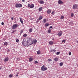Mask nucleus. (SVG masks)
Here are the masks:
<instances>
[{"mask_svg":"<svg viewBox=\"0 0 78 78\" xmlns=\"http://www.w3.org/2000/svg\"><path fill=\"white\" fill-rule=\"evenodd\" d=\"M77 43H78V41H77Z\"/></svg>","mask_w":78,"mask_h":78,"instance_id":"obj_52","label":"nucleus"},{"mask_svg":"<svg viewBox=\"0 0 78 78\" xmlns=\"http://www.w3.org/2000/svg\"><path fill=\"white\" fill-rule=\"evenodd\" d=\"M34 43V41H32L31 44H29L28 41H24L23 42L22 44L24 45V46H29V45H32V44H33Z\"/></svg>","mask_w":78,"mask_h":78,"instance_id":"obj_1","label":"nucleus"},{"mask_svg":"<svg viewBox=\"0 0 78 78\" xmlns=\"http://www.w3.org/2000/svg\"><path fill=\"white\" fill-rule=\"evenodd\" d=\"M18 75H19V73H17V74L16 75V76H18Z\"/></svg>","mask_w":78,"mask_h":78,"instance_id":"obj_43","label":"nucleus"},{"mask_svg":"<svg viewBox=\"0 0 78 78\" xmlns=\"http://www.w3.org/2000/svg\"><path fill=\"white\" fill-rule=\"evenodd\" d=\"M19 39H17L16 40V42H19Z\"/></svg>","mask_w":78,"mask_h":78,"instance_id":"obj_35","label":"nucleus"},{"mask_svg":"<svg viewBox=\"0 0 78 78\" xmlns=\"http://www.w3.org/2000/svg\"><path fill=\"white\" fill-rule=\"evenodd\" d=\"M56 50L55 49H53V52H54V53H55V52L56 51Z\"/></svg>","mask_w":78,"mask_h":78,"instance_id":"obj_40","label":"nucleus"},{"mask_svg":"<svg viewBox=\"0 0 78 78\" xmlns=\"http://www.w3.org/2000/svg\"><path fill=\"white\" fill-rule=\"evenodd\" d=\"M9 49H8L7 50V52H9Z\"/></svg>","mask_w":78,"mask_h":78,"instance_id":"obj_47","label":"nucleus"},{"mask_svg":"<svg viewBox=\"0 0 78 78\" xmlns=\"http://www.w3.org/2000/svg\"><path fill=\"white\" fill-rule=\"evenodd\" d=\"M71 54H72V53H71V52H69V55H71Z\"/></svg>","mask_w":78,"mask_h":78,"instance_id":"obj_38","label":"nucleus"},{"mask_svg":"<svg viewBox=\"0 0 78 78\" xmlns=\"http://www.w3.org/2000/svg\"><path fill=\"white\" fill-rule=\"evenodd\" d=\"M74 15L73 13H72L71 14V17H73V16Z\"/></svg>","mask_w":78,"mask_h":78,"instance_id":"obj_36","label":"nucleus"},{"mask_svg":"<svg viewBox=\"0 0 78 78\" xmlns=\"http://www.w3.org/2000/svg\"><path fill=\"white\" fill-rule=\"evenodd\" d=\"M54 13H55V11H53V12H52V14H54Z\"/></svg>","mask_w":78,"mask_h":78,"instance_id":"obj_44","label":"nucleus"},{"mask_svg":"<svg viewBox=\"0 0 78 78\" xmlns=\"http://www.w3.org/2000/svg\"><path fill=\"white\" fill-rule=\"evenodd\" d=\"M41 70L42 71H45L47 70V68L45 67V65H43L41 67Z\"/></svg>","mask_w":78,"mask_h":78,"instance_id":"obj_2","label":"nucleus"},{"mask_svg":"<svg viewBox=\"0 0 78 78\" xmlns=\"http://www.w3.org/2000/svg\"><path fill=\"white\" fill-rule=\"evenodd\" d=\"M58 58H57V57H56V58H54V60H55V62L58 61Z\"/></svg>","mask_w":78,"mask_h":78,"instance_id":"obj_14","label":"nucleus"},{"mask_svg":"<svg viewBox=\"0 0 78 78\" xmlns=\"http://www.w3.org/2000/svg\"><path fill=\"white\" fill-rule=\"evenodd\" d=\"M37 55H40L41 54V51L39 50L37 51Z\"/></svg>","mask_w":78,"mask_h":78,"instance_id":"obj_17","label":"nucleus"},{"mask_svg":"<svg viewBox=\"0 0 78 78\" xmlns=\"http://www.w3.org/2000/svg\"><path fill=\"white\" fill-rule=\"evenodd\" d=\"M62 31H60L58 34H57L58 36L59 37H61L62 35Z\"/></svg>","mask_w":78,"mask_h":78,"instance_id":"obj_5","label":"nucleus"},{"mask_svg":"<svg viewBox=\"0 0 78 78\" xmlns=\"http://www.w3.org/2000/svg\"><path fill=\"white\" fill-rule=\"evenodd\" d=\"M22 6L20 4H16V8H21Z\"/></svg>","mask_w":78,"mask_h":78,"instance_id":"obj_3","label":"nucleus"},{"mask_svg":"<svg viewBox=\"0 0 78 78\" xmlns=\"http://www.w3.org/2000/svg\"><path fill=\"white\" fill-rule=\"evenodd\" d=\"M27 34H25L23 35V37H27Z\"/></svg>","mask_w":78,"mask_h":78,"instance_id":"obj_29","label":"nucleus"},{"mask_svg":"<svg viewBox=\"0 0 78 78\" xmlns=\"http://www.w3.org/2000/svg\"><path fill=\"white\" fill-rule=\"evenodd\" d=\"M29 62H32L33 61V57H30L29 58Z\"/></svg>","mask_w":78,"mask_h":78,"instance_id":"obj_8","label":"nucleus"},{"mask_svg":"<svg viewBox=\"0 0 78 78\" xmlns=\"http://www.w3.org/2000/svg\"><path fill=\"white\" fill-rule=\"evenodd\" d=\"M60 66H63V62H61L59 64Z\"/></svg>","mask_w":78,"mask_h":78,"instance_id":"obj_23","label":"nucleus"},{"mask_svg":"<svg viewBox=\"0 0 78 78\" xmlns=\"http://www.w3.org/2000/svg\"><path fill=\"white\" fill-rule=\"evenodd\" d=\"M49 45H52L53 44L54 42H53V41H51L49 42Z\"/></svg>","mask_w":78,"mask_h":78,"instance_id":"obj_9","label":"nucleus"},{"mask_svg":"<svg viewBox=\"0 0 78 78\" xmlns=\"http://www.w3.org/2000/svg\"><path fill=\"white\" fill-rule=\"evenodd\" d=\"M14 32H15V31H13L12 32V34H13L14 33Z\"/></svg>","mask_w":78,"mask_h":78,"instance_id":"obj_45","label":"nucleus"},{"mask_svg":"<svg viewBox=\"0 0 78 78\" xmlns=\"http://www.w3.org/2000/svg\"><path fill=\"white\" fill-rule=\"evenodd\" d=\"M50 28H52V26H50Z\"/></svg>","mask_w":78,"mask_h":78,"instance_id":"obj_50","label":"nucleus"},{"mask_svg":"<svg viewBox=\"0 0 78 78\" xmlns=\"http://www.w3.org/2000/svg\"><path fill=\"white\" fill-rule=\"evenodd\" d=\"M39 2V3H40V4H44V1L42 0H40V2Z\"/></svg>","mask_w":78,"mask_h":78,"instance_id":"obj_11","label":"nucleus"},{"mask_svg":"<svg viewBox=\"0 0 78 78\" xmlns=\"http://www.w3.org/2000/svg\"><path fill=\"white\" fill-rule=\"evenodd\" d=\"M77 9H78V8H77Z\"/></svg>","mask_w":78,"mask_h":78,"instance_id":"obj_55","label":"nucleus"},{"mask_svg":"<svg viewBox=\"0 0 78 78\" xmlns=\"http://www.w3.org/2000/svg\"><path fill=\"white\" fill-rule=\"evenodd\" d=\"M66 42V40H63L62 41V43H65Z\"/></svg>","mask_w":78,"mask_h":78,"instance_id":"obj_30","label":"nucleus"},{"mask_svg":"<svg viewBox=\"0 0 78 78\" xmlns=\"http://www.w3.org/2000/svg\"><path fill=\"white\" fill-rule=\"evenodd\" d=\"M2 70V67H0V70Z\"/></svg>","mask_w":78,"mask_h":78,"instance_id":"obj_49","label":"nucleus"},{"mask_svg":"<svg viewBox=\"0 0 78 78\" xmlns=\"http://www.w3.org/2000/svg\"><path fill=\"white\" fill-rule=\"evenodd\" d=\"M77 67H78V64L77 65Z\"/></svg>","mask_w":78,"mask_h":78,"instance_id":"obj_53","label":"nucleus"},{"mask_svg":"<svg viewBox=\"0 0 78 78\" xmlns=\"http://www.w3.org/2000/svg\"><path fill=\"white\" fill-rule=\"evenodd\" d=\"M42 18H43V17H42V16H40L39 17L38 19L40 20H41V19H42Z\"/></svg>","mask_w":78,"mask_h":78,"instance_id":"obj_20","label":"nucleus"},{"mask_svg":"<svg viewBox=\"0 0 78 78\" xmlns=\"http://www.w3.org/2000/svg\"><path fill=\"white\" fill-rule=\"evenodd\" d=\"M49 24L48 23H46L45 24V27H48V26H49Z\"/></svg>","mask_w":78,"mask_h":78,"instance_id":"obj_24","label":"nucleus"},{"mask_svg":"<svg viewBox=\"0 0 78 78\" xmlns=\"http://www.w3.org/2000/svg\"><path fill=\"white\" fill-rule=\"evenodd\" d=\"M9 78H12V74H10L9 76Z\"/></svg>","mask_w":78,"mask_h":78,"instance_id":"obj_26","label":"nucleus"},{"mask_svg":"<svg viewBox=\"0 0 78 78\" xmlns=\"http://www.w3.org/2000/svg\"><path fill=\"white\" fill-rule=\"evenodd\" d=\"M0 49H1V48H0Z\"/></svg>","mask_w":78,"mask_h":78,"instance_id":"obj_54","label":"nucleus"},{"mask_svg":"<svg viewBox=\"0 0 78 78\" xmlns=\"http://www.w3.org/2000/svg\"><path fill=\"white\" fill-rule=\"evenodd\" d=\"M8 42H5L4 43V45L6 47V46H7L8 45Z\"/></svg>","mask_w":78,"mask_h":78,"instance_id":"obj_13","label":"nucleus"},{"mask_svg":"<svg viewBox=\"0 0 78 78\" xmlns=\"http://www.w3.org/2000/svg\"><path fill=\"white\" fill-rule=\"evenodd\" d=\"M20 22L22 24H23V21H22V18H21V17H20Z\"/></svg>","mask_w":78,"mask_h":78,"instance_id":"obj_16","label":"nucleus"},{"mask_svg":"<svg viewBox=\"0 0 78 78\" xmlns=\"http://www.w3.org/2000/svg\"><path fill=\"white\" fill-rule=\"evenodd\" d=\"M34 4H32L31 5H30V8H34Z\"/></svg>","mask_w":78,"mask_h":78,"instance_id":"obj_15","label":"nucleus"},{"mask_svg":"<svg viewBox=\"0 0 78 78\" xmlns=\"http://www.w3.org/2000/svg\"><path fill=\"white\" fill-rule=\"evenodd\" d=\"M39 20H39L38 19L37 20V22H39Z\"/></svg>","mask_w":78,"mask_h":78,"instance_id":"obj_41","label":"nucleus"},{"mask_svg":"<svg viewBox=\"0 0 78 78\" xmlns=\"http://www.w3.org/2000/svg\"><path fill=\"white\" fill-rule=\"evenodd\" d=\"M31 6V5H30V4H28V8H30Z\"/></svg>","mask_w":78,"mask_h":78,"instance_id":"obj_34","label":"nucleus"},{"mask_svg":"<svg viewBox=\"0 0 78 78\" xmlns=\"http://www.w3.org/2000/svg\"><path fill=\"white\" fill-rule=\"evenodd\" d=\"M48 61L50 62L52 61V60L51 59H48Z\"/></svg>","mask_w":78,"mask_h":78,"instance_id":"obj_37","label":"nucleus"},{"mask_svg":"<svg viewBox=\"0 0 78 78\" xmlns=\"http://www.w3.org/2000/svg\"><path fill=\"white\" fill-rule=\"evenodd\" d=\"M59 54H60V52H57L56 53L57 55H59Z\"/></svg>","mask_w":78,"mask_h":78,"instance_id":"obj_32","label":"nucleus"},{"mask_svg":"<svg viewBox=\"0 0 78 78\" xmlns=\"http://www.w3.org/2000/svg\"><path fill=\"white\" fill-rule=\"evenodd\" d=\"M48 33H51V30H48Z\"/></svg>","mask_w":78,"mask_h":78,"instance_id":"obj_25","label":"nucleus"},{"mask_svg":"<svg viewBox=\"0 0 78 78\" xmlns=\"http://www.w3.org/2000/svg\"><path fill=\"white\" fill-rule=\"evenodd\" d=\"M34 63H35V64H37L38 63V62H37V61H35L34 62Z\"/></svg>","mask_w":78,"mask_h":78,"instance_id":"obj_33","label":"nucleus"},{"mask_svg":"<svg viewBox=\"0 0 78 78\" xmlns=\"http://www.w3.org/2000/svg\"><path fill=\"white\" fill-rule=\"evenodd\" d=\"M51 52H53V50H51Z\"/></svg>","mask_w":78,"mask_h":78,"instance_id":"obj_46","label":"nucleus"},{"mask_svg":"<svg viewBox=\"0 0 78 78\" xmlns=\"http://www.w3.org/2000/svg\"><path fill=\"white\" fill-rule=\"evenodd\" d=\"M33 43L34 44H36L37 43V40H35L34 41V42Z\"/></svg>","mask_w":78,"mask_h":78,"instance_id":"obj_22","label":"nucleus"},{"mask_svg":"<svg viewBox=\"0 0 78 78\" xmlns=\"http://www.w3.org/2000/svg\"><path fill=\"white\" fill-rule=\"evenodd\" d=\"M52 40H54V38H53L52 39Z\"/></svg>","mask_w":78,"mask_h":78,"instance_id":"obj_51","label":"nucleus"},{"mask_svg":"<svg viewBox=\"0 0 78 78\" xmlns=\"http://www.w3.org/2000/svg\"><path fill=\"white\" fill-rule=\"evenodd\" d=\"M4 61L5 62H7V61H9V58H8V57H5L4 58Z\"/></svg>","mask_w":78,"mask_h":78,"instance_id":"obj_7","label":"nucleus"},{"mask_svg":"<svg viewBox=\"0 0 78 78\" xmlns=\"http://www.w3.org/2000/svg\"><path fill=\"white\" fill-rule=\"evenodd\" d=\"M11 19L12 20H14V17H12L11 18Z\"/></svg>","mask_w":78,"mask_h":78,"instance_id":"obj_39","label":"nucleus"},{"mask_svg":"<svg viewBox=\"0 0 78 78\" xmlns=\"http://www.w3.org/2000/svg\"><path fill=\"white\" fill-rule=\"evenodd\" d=\"M73 22H71L70 23H69V24L70 25H73Z\"/></svg>","mask_w":78,"mask_h":78,"instance_id":"obj_28","label":"nucleus"},{"mask_svg":"<svg viewBox=\"0 0 78 78\" xmlns=\"http://www.w3.org/2000/svg\"><path fill=\"white\" fill-rule=\"evenodd\" d=\"M17 24H16L14 25H13L12 26V29L13 30H14V29H16V28H17Z\"/></svg>","mask_w":78,"mask_h":78,"instance_id":"obj_4","label":"nucleus"},{"mask_svg":"<svg viewBox=\"0 0 78 78\" xmlns=\"http://www.w3.org/2000/svg\"><path fill=\"white\" fill-rule=\"evenodd\" d=\"M64 19V16H61L60 17V19L62 20V19Z\"/></svg>","mask_w":78,"mask_h":78,"instance_id":"obj_19","label":"nucleus"},{"mask_svg":"<svg viewBox=\"0 0 78 78\" xmlns=\"http://www.w3.org/2000/svg\"><path fill=\"white\" fill-rule=\"evenodd\" d=\"M47 13L48 14H50L51 13V10L50 9H48L47 10Z\"/></svg>","mask_w":78,"mask_h":78,"instance_id":"obj_10","label":"nucleus"},{"mask_svg":"<svg viewBox=\"0 0 78 78\" xmlns=\"http://www.w3.org/2000/svg\"><path fill=\"white\" fill-rule=\"evenodd\" d=\"M23 32V30H21L20 32V34H22Z\"/></svg>","mask_w":78,"mask_h":78,"instance_id":"obj_31","label":"nucleus"},{"mask_svg":"<svg viewBox=\"0 0 78 78\" xmlns=\"http://www.w3.org/2000/svg\"><path fill=\"white\" fill-rule=\"evenodd\" d=\"M78 7V5L75 4L73 6V9H76Z\"/></svg>","mask_w":78,"mask_h":78,"instance_id":"obj_6","label":"nucleus"},{"mask_svg":"<svg viewBox=\"0 0 78 78\" xmlns=\"http://www.w3.org/2000/svg\"><path fill=\"white\" fill-rule=\"evenodd\" d=\"M22 2H25V0H22Z\"/></svg>","mask_w":78,"mask_h":78,"instance_id":"obj_48","label":"nucleus"},{"mask_svg":"<svg viewBox=\"0 0 78 78\" xmlns=\"http://www.w3.org/2000/svg\"><path fill=\"white\" fill-rule=\"evenodd\" d=\"M44 23H46L47 22V20L45 19H44L43 20Z\"/></svg>","mask_w":78,"mask_h":78,"instance_id":"obj_18","label":"nucleus"},{"mask_svg":"<svg viewBox=\"0 0 78 78\" xmlns=\"http://www.w3.org/2000/svg\"><path fill=\"white\" fill-rule=\"evenodd\" d=\"M32 31H33V29H29V32L30 33H31V32H32Z\"/></svg>","mask_w":78,"mask_h":78,"instance_id":"obj_27","label":"nucleus"},{"mask_svg":"<svg viewBox=\"0 0 78 78\" xmlns=\"http://www.w3.org/2000/svg\"><path fill=\"white\" fill-rule=\"evenodd\" d=\"M39 11H41V10H42V7H40L39 9H38Z\"/></svg>","mask_w":78,"mask_h":78,"instance_id":"obj_21","label":"nucleus"},{"mask_svg":"<svg viewBox=\"0 0 78 78\" xmlns=\"http://www.w3.org/2000/svg\"><path fill=\"white\" fill-rule=\"evenodd\" d=\"M1 24L2 25H4V23H3V22H2L1 23Z\"/></svg>","mask_w":78,"mask_h":78,"instance_id":"obj_42","label":"nucleus"},{"mask_svg":"<svg viewBox=\"0 0 78 78\" xmlns=\"http://www.w3.org/2000/svg\"><path fill=\"white\" fill-rule=\"evenodd\" d=\"M58 4H62L63 2H62L61 0H59L58 1Z\"/></svg>","mask_w":78,"mask_h":78,"instance_id":"obj_12","label":"nucleus"}]
</instances>
